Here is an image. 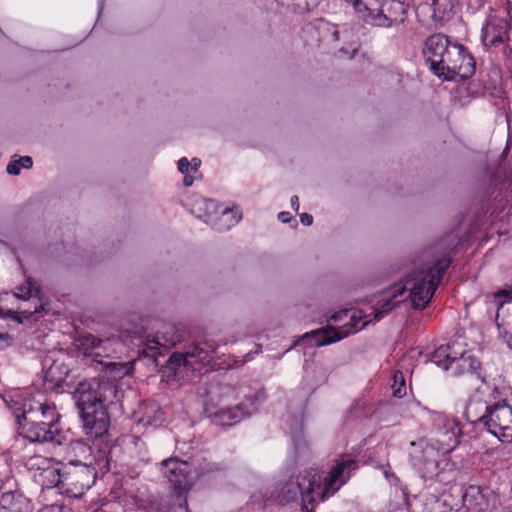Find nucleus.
<instances>
[{
  "mask_svg": "<svg viewBox=\"0 0 512 512\" xmlns=\"http://www.w3.org/2000/svg\"><path fill=\"white\" fill-rule=\"evenodd\" d=\"M357 469V461L349 455H343L335 461L323 483L321 476L313 471H305L295 479L288 480L281 488L280 500L288 503L300 498L302 510L308 512V504L333 496Z\"/></svg>",
  "mask_w": 512,
  "mask_h": 512,
  "instance_id": "f257e3e1",
  "label": "nucleus"
},
{
  "mask_svg": "<svg viewBox=\"0 0 512 512\" xmlns=\"http://www.w3.org/2000/svg\"><path fill=\"white\" fill-rule=\"evenodd\" d=\"M422 56L431 73L444 81L457 77L468 79L476 70L475 59L468 49L443 33H434L425 39Z\"/></svg>",
  "mask_w": 512,
  "mask_h": 512,
  "instance_id": "f03ea898",
  "label": "nucleus"
},
{
  "mask_svg": "<svg viewBox=\"0 0 512 512\" xmlns=\"http://www.w3.org/2000/svg\"><path fill=\"white\" fill-rule=\"evenodd\" d=\"M451 259L444 257L433 265H424L410 273L403 285H395L388 295L377 302L375 319L380 320L385 314L394 309L402 300H398L407 290L414 308L424 309L432 299L444 273L449 268Z\"/></svg>",
  "mask_w": 512,
  "mask_h": 512,
  "instance_id": "7ed1b4c3",
  "label": "nucleus"
},
{
  "mask_svg": "<svg viewBox=\"0 0 512 512\" xmlns=\"http://www.w3.org/2000/svg\"><path fill=\"white\" fill-rule=\"evenodd\" d=\"M465 416L470 423H481L502 442L512 440V407L496 386L477 387L466 406Z\"/></svg>",
  "mask_w": 512,
  "mask_h": 512,
  "instance_id": "20e7f679",
  "label": "nucleus"
},
{
  "mask_svg": "<svg viewBox=\"0 0 512 512\" xmlns=\"http://www.w3.org/2000/svg\"><path fill=\"white\" fill-rule=\"evenodd\" d=\"M434 422L438 427L436 441L440 446L436 447L422 438L411 442L408 450L412 466L425 479L438 475L441 457L459 444L462 434L460 423L454 417L439 413L435 416Z\"/></svg>",
  "mask_w": 512,
  "mask_h": 512,
  "instance_id": "39448f33",
  "label": "nucleus"
},
{
  "mask_svg": "<svg viewBox=\"0 0 512 512\" xmlns=\"http://www.w3.org/2000/svg\"><path fill=\"white\" fill-rule=\"evenodd\" d=\"M117 387L110 381L97 378L78 383L74 392L77 407L87 435L98 438L109 428L108 402L116 397Z\"/></svg>",
  "mask_w": 512,
  "mask_h": 512,
  "instance_id": "423d86ee",
  "label": "nucleus"
},
{
  "mask_svg": "<svg viewBox=\"0 0 512 512\" xmlns=\"http://www.w3.org/2000/svg\"><path fill=\"white\" fill-rule=\"evenodd\" d=\"M8 412L14 418L15 423L24 421L45 422L57 424L59 414L55 406L48 403H37L34 407L32 401L27 398V392L21 389H10L2 393Z\"/></svg>",
  "mask_w": 512,
  "mask_h": 512,
  "instance_id": "0eeeda50",
  "label": "nucleus"
},
{
  "mask_svg": "<svg viewBox=\"0 0 512 512\" xmlns=\"http://www.w3.org/2000/svg\"><path fill=\"white\" fill-rule=\"evenodd\" d=\"M96 477V469L80 461L62 464V490L71 497H81Z\"/></svg>",
  "mask_w": 512,
  "mask_h": 512,
  "instance_id": "6e6552de",
  "label": "nucleus"
},
{
  "mask_svg": "<svg viewBox=\"0 0 512 512\" xmlns=\"http://www.w3.org/2000/svg\"><path fill=\"white\" fill-rule=\"evenodd\" d=\"M266 394L264 390L256 391L252 396L246 398L242 403L233 407L211 410L206 408V413L213 423L219 426H233L244 418L252 415L257 410V403L264 401Z\"/></svg>",
  "mask_w": 512,
  "mask_h": 512,
  "instance_id": "1a4fd4ad",
  "label": "nucleus"
},
{
  "mask_svg": "<svg viewBox=\"0 0 512 512\" xmlns=\"http://www.w3.org/2000/svg\"><path fill=\"white\" fill-rule=\"evenodd\" d=\"M162 473L170 482L178 505L187 506L186 495L193 486L190 465L178 458H169L162 462Z\"/></svg>",
  "mask_w": 512,
  "mask_h": 512,
  "instance_id": "9d476101",
  "label": "nucleus"
},
{
  "mask_svg": "<svg viewBox=\"0 0 512 512\" xmlns=\"http://www.w3.org/2000/svg\"><path fill=\"white\" fill-rule=\"evenodd\" d=\"M2 459L8 466V475L2 481V512H30V500L17 489L14 479V471L18 465L13 462L10 452L2 453Z\"/></svg>",
  "mask_w": 512,
  "mask_h": 512,
  "instance_id": "9b49d317",
  "label": "nucleus"
},
{
  "mask_svg": "<svg viewBox=\"0 0 512 512\" xmlns=\"http://www.w3.org/2000/svg\"><path fill=\"white\" fill-rule=\"evenodd\" d=\"M512 22L498 15H489L482 25L481 42L487 49L498 48L510 40Z\"/></svg>",
  "mask_w": 512,
  "mask_h": 512,
  "instance_id": "f8f14e48",
  "label": "nucleus"
},
{
  "mask_svg": "<svg viewBox=\"0 0 512 512\" xmlns=\"http://www.w3.org/2000/svg\"><path fill=\"white\" fill-rule=\"evenodd\" d=\"M98 340L99 338L90 333L80 336L76 340L78 353L82 354L85 358L90 359L92 363L95 362L102 365L106 370H110L114 377L123 375L125 367L121 363L98 359V357L101 356V353L94 352V350L97 349Z\"/></svg>",
  "mask_w": 512,
  "mask_h": 512,
  "instance_id": "ddd939ff",
  "label": "nucleus"
},
{
  "mask_svg": "<svg viewBox=\"0 0 512 512\" xmlns=\"http://www.w3.org/2000/svg\"><path fill=\"white\" fill-rule=\"evenodd\" d=\"M180 339L181 336L174 326L165 325L161 333L147 337L142 352L147 357L156 358L157 355H162L164 352L174 347Z\"/></svg>",
  "mask_w": 512,
  "mask_h": 512,
  "instance_id": "4468645a",
  "label": "nucleus"
},
{
  "mask_svg": "<svg viewBox=\"0 0 512 512\" xmlns=\"http://www.w3.org/2000/svg\"><path fill=\"white\" fill-rule=\"evenodd\" d=\"M408 7L405 0H384L379 11L372 17V24L389 27L402 23L406 18Z\"/></svg>",
  "mask_w": 512,
  "mask_h": 512,
  "instance_id": "2eb2a0df",
  "label": "nucleus"
},
{
  "mask_svg": "<svg viewBox=\"0 0 512 512\" xmlns=\"http://www.w3.org/2000/svg\"><path fill=\"white\" fill-rule=\"evenodd\" d=\"M30 469L37 466L33 475L34 480L42 486V488L50 489L58 487L62 489V466L57 468L51 465L47 459L42 457H34L30 460Z\"/></svg>",
  "mask_w": 512,
  "mask_h": 512,
  "instance_id": "dca6fc26",
  "label": "nucleus"
},
{
  "mask_svg": "<svg viewBox=\"0 0 512 512\" xmlns=\"http://www.w3.org/2000/svg\"><path fill=\"white\" fill-rule=\"evenodd\" d=\"M15 424L17 426L18 433L27 438L30 442H52L59 433L57 424L31 421H24Z\"/></svg>",
  "mask_w": 512,
  "mask_h": 512,
  "instance_id": "f3484780",
  "label": "nucleus"
},
{
  "mask_svg": "<svg viewBox=\"0 0 512 512\" xmlns=\"http://www.w3.org/2000/svg\"><path fill=\"white\" fill-rule=\"evenodd\" d=\"M418 8L428 9L435 23L448 21L456 13L459 0H413Z\"/></svg>",
  "mask_w": 512,
  "mask_h": 512,
  "instance_id": "a211bd4d",
  "label": "nucleus"
},
{
  "mask_svg": "<svg viewBox=\"0 0 512 512\" xmlns=\"http://www.w3.org/2000/svg\"><path fill=\"white\" fill-rule=\"evenodd\" d=\"M133 420L144 427L159 426L163 422V412L156 402L144 401L134 411Z\"/></svg>",
  "mask_w": 512,
  "mask_h": 512,
  "instance_id": "6ab92c4d",
  "label": "nucleus"
},
{
  "mask_svg": "<svg viewBox=\"0 0 512 512\" xmlns=\"http://www.w3.org/2000/svg\"><path fill=\"white\" fill-rule=\"evenodd\" d=\"M480 362L471 354L460 357L450 366L452 375L460 377L465 376L476 384L478 381L484 382V377L479 372Z\"/></svg>",
  "mask_w": 512,
  "mask_h": 512,
  "instance_id": "aec40b11",
  "label": "nucleus"
},
{
  "mask_svg": "<svg viewBox=\"0 0 512 512\" xmlns=\"http://www.w3.org/2000/svg\"><path fill=\"white\" fill-rule=\"evenodd\" d=\"M456 499L449 493L429 494L425 497L421 512H455Z\"/></svg>",
  "mask_w": 512,
  "mask_h": 512,
  "instance_id": "412c9836",
  "label": "nucleus"
},
{
  "mask_svg": "<svg viewBox=\"0 0 512 512\" xmlns=\"http://www.w3.org/2000/svg\"><path fill=\"white\" fill-rule=\"evenodd\" d=\"M500 335L512 349V302L501 303L496 314Z\"/></svg>",
  "mask_w": 512,
  "mask_h": 512,
  "instance_id": "4be33fe9",
  "label": "nucleus"
},
{
  "mask_svg": "<svg viewBox=\"0 0 512 512\" xmlns=\"http://www.w3.org/2000/svg\"><path fill=\"white\" fill-rule=\"evenodd\" d=\"M353 331L346 330L344 333L337 331L335 328H323L319 330L312 331L310 333H306V338H314L316 346H324L329 345L331 343L337 342L345 338L347 335L352 333Z\"/></svg>",
  "mask_w": 512,
  "mask_h": 512,
  "instance_id": "5701e85b",
  "label": "nucleus"
},
{
  "mask_svg": "<svg viewBox=\"0 0 512 512\" xmlns=\"http://www.w3.org/2000/svg\"><path fill=\"white\" fill-rule=\"evenodd\" d=\"M67 366L58 361H54L45 371L44 380L50 387H61L68 376Z\"/></svg>",
  "mask_w": 512,
  "mask_h": 512,
  "instance_id": "b1692460",
  "label": "nucleus"
},
{
  "mask_svg": "<svg viewBox=\"0 0 512 512\" xmlns=\"http://www.w3.org/2000/svg\"><path fill=\"white\" fill-rule=\"evenodd\" d=\"M216 212V203L211 199L199 198L195 201L192 213L204 222L209 223L213 220Z\"/></svg>",
  "mask_w": 512,
  "mask_h": 512,
  "instance_id": "393cba45",
  "label": "nucleus"
},
{
  "mask_svg": "<svg viewBox=\"0 0 512 512\" xmlns=\"http://www.w3.org/2000/svg\"><path fill=\"white\" fill-rule=\"evenodd\" d=\"M189 367H193L194 363H205L211 360V356L208 350L200 347L199 345H193L183 353Z\"/></svg>",
  "mask_w": 512,
  "mask_h": 512,
  "instance_id": "a878e982",
  "label": "nucleus"
},
{
  "mask_svg": "<svg viewBox=\"0 0 512 512\" xmlns=\"http://www.w3.org/2000/svg\"><path fill=\"white\" fill-rule=\"evenodd\" d=\"M40 293V286L31 279H28L25 284L20 285L16 288V292L14 293V295L22 299H26L29 297L40 298Z\"/></svg>",
  "mask_w": 512,
  "mask_h": 512,
  "instance_id": "bb28decb",
  "label": "nucleus"
},
{
  "mask_svg": "<svg viewBox=\"0 0 512 512\" xmlns=\"http://www.w3.org/2000/svg\"><path fill=\"white\" fill-rule=\"evenodd\" d=\"M182 367H189L183 353H173L167 360L165 366L166 370L169 372L168 376H176Z\"/></svg>",
  "mask_w": 512,
  "mask_h": 512,
  "instance_id": "cd10ccee",
  "label": "nucleus"
},
{
  "mask_svg": "<svg viewBox=\"0 0 512 512\" xmlns=\"http://www.w3.org/2000/svg\"><path fill=\"white\" fill-rule=\"evenodd\" d=\"M295 13L306 14L314 11L322 0H288Z\"/></svg>",
  "mask_w": 512,
  "mask_h": 512,
  "instance_id": "c85d7f7f",
  "label": "nucleus"
},
{
  "mask_svg": "<svg viewBox=\"0 0 512 512\" xmlns=\"http://www.w3.org/2000/svg\"><path fill=\"white\" fill-rule=\"evenodd\" d=\"M449 349L450 347H445V345L439 346L430 356V361L435 363L437 366L441 367L444 370H449Z\"/></svg>",
  "mask_w": 512,
  "mask_h": 512,
  "instance_id": "c756f323",
  "label": "nucleus"
},
{
  "mask_svg": "<svg viewBox=\"0 0 512 512\" xmlns=\"http://www.w3.org/2000/svg\"><path fill=\"white\" fill-rule=\"evenodd\" d=\"M32 165V158L30 156H23L19 159L11 160L6 167V171L10 175H19L21 169H30Z\"/></svg>",
  "mask_w": 512,
  "mask_h": 512,
  "instance_id": "7c9ffc66",
  "label": "nucleus"
},
{
  "mask_svg": "<svg viewBox=\"0 0 512 512\" xmlns=\"http://www.w3.org/2000/svg\"><path fill=\"white\" fill-rule=\"evenodd\" d=\"M356 13L363 17L366 21L372 22V17L377 13L374 9L369 8V0H350Z\"/></svg>",
  "mask_w": 512,
  "mask_h": 512,
  "instance_id": "2f4dec72",
  "label": "nucleus"
},
{
  "mask_svg": "<svg viewBox=\"0 0 512 512\" xmlns=\"http://www.w3.org/2000/svg\"><path fill=\"white\" fill-rule=\"evenodd\" d=\"M116 346H121V343L116 339H99L97 349H103L104 358L108 361L113 359V354L117 352Z\"/></svg>",
  "mask_w": 512,
  "mask_h": 512,
  "instance_id": "473e14b6",
  "label": "nucleus"
},
{
  "mask_svg": "<svg viewBox=\"0 0 512 512\" xmlns=\"http://www.w3.org/2000/svg\"><path fill=\"white\" fill-rule=\"evenodd\" d=\"M178 170L184 175L183 185L189 187L193 184L195 177L190 169V162L186 157H182L178 160Z\"/></svg>",
  "mask_w": 512,
  "mask_h": 512,
  "instance_id": "72a5a7b5",
  "label": "nucleus"
},
{
  "mask_svg": "<svg viewBox=\"0 0 512 512\" xmlns=\"http://www.w3.org/2000/svg\"><path fill=\"white\" fill-rule=\"evenodd\" d=\"M392 392L395 397L402 398L406 395V384L403 373L396 371L393 375Z\"/></svg>",
  "mask_w": 512,
  "mask_h": 512,
  "instance_id": "f704fd0d",
  "label": "nucleus"
},
{
  "mask_svg": "<svg viewBox=\"0 0 512 512\" xmlns=\"http://www.w3.org/2000/svg\"><path fill=\"white\" fill-rule=\"evenodd\" d=\"M445 347H450L448 358L450 366L453 365V363L456 362L458 359H460V357H465L468 355L466 350L456 342L448 343L445 345Z\"/></svg>",
  "mask_w": 512,
  "mask_h": 512,
  "instance_id": "c9c22d12",
  "label": "nucleus"
},
{
  "mask_svg": "<svg viewBox=\"0 0 512 512\" xmlns=\"http://www.w3.org/2000/svg\"><path fill=\"white\" fill-rule=\"evenodd\" d=\"M221 217L223 219L230 218L229 223L226 225L227 228H230L231 226L237 224L241 219V215H236V213H234L233 210L228 209V208H226L222 211Z\"/></svg>",
  "mask_w": 512,
  "mask_h": 512,
  "instance_id": "e433bc0d",
  "label": "nucleus"
},
{
  "mask_svg": "<svg viewBox=\"0 0 512 512\" xmlns=\"http://www.w3.org/2000/svg\"><path fill=\"white\" fill-rule=\"evenodd\" d=\"M474 499H475L474 495H472L470 492H466L462 496L463 506L467 510H472V511L477 510L476 505H474V503H473Z\"/></svg>",
  "mask_w": 512,
  "mask_h": 512,
  "instance_id": "4c0bfd02",
  "label": "nucleus"
},
{
  "mask_svg": "<svg viewBox=\"0 0 512 512\" xmlns=\"http://www.w3.org/2000/svg\"><path fill=\"white\" fill-rule=\"evenodd\" d=\"M43 310H44L43 305H40L39 307H35L34 311L24 310L21 313L24 315V317L26 319L37 321L39 318L38 314H40L41 311H43Z\"/></svg>",
  "mask_w": 512,
  "mask_h": 512,
  "instance_id": "58836bf2",
  "label": "nucleus"
},
{
  "mask_svg": "<svg viewBox=\"0 0 512 512\" xmlns=\"http://www.w3.org/2000/svg\"><path fill=\"white\" fill-rule=\"evenodd\" d=\"M300 221L303 225L310 226L313 223V217L308 213H302L300 214Z\"/></svg>",
  "mask_w": 512,
  "mask_h": 512,
  "instance_id": "ea45409f",
  "label": "nucleus"
},
{
  "mask_svg": "<svg viewBox=\"0 0 512 512\" xmlns=\"http://www.w3.org/2000/svg\"><path fill=\"white\" fill-rule=\"evenodd\" d=\"M189 162L191 171L194 174L197 173L201 165V160L199 158H192Z\"/></svg>",
  "mask_w": 512,
  "mask_h": 512,
  "instance_id": "a19ab883",
  "label": "nucleus"
},
{
  "mask_svg": "<svg viewBox=\"0 0 512 512\" xmlns=\"http://www.w3.org/2000/svg\"><path fill=\"white\" fill-rule=\"evenodd\" d=\"M38 512H63V508L59 505H50L42 508Z\"/></svg>",
  "mask_w": 512,
  "mask_h": 512,
  "instance_id": "79ce46f5",
  "label": "nucleus"
},
{
  "mask_svg": "<svg viewBox=\"0 0 512 512\" xmlns=\"http://www.w3.org/2000/svg\"><path fill=\"white\" fill-rule=\"evenodd\" d=\"M291 215L289 212H280L278 214V219L283 223H288L291 220Z\"/></svg>",
  "mask_w": 512,
  "mask_h": 512,
  "instance_id": "37998d69",
  "label": "nucleus"
},
{
  "mask_svg": "<svg viewBox=\"0 0 512 512\" xmlns=\"http://www.w3.org/2000/svg\"><path fill=\"white\" fill-rule=\"evenodd\" d=\"M291 206L295 211L299 210V198L298 196L294 195L291 198Z\"/></svg>",
  "mask_w": 512,
  "mask_h": 512,
  "instance_id": "c03bdc74",
  "label": "nucleus"
},
{
  "mask_svg": "<svg viewBox=\"0 0 512 512\" xmlns=\"http://www.w3.org/2000/svg\"><path fill=\"white\" fill-rule=\"evenodd\" d=\"M342 314L346 315L347 314V311H342V312H339L337 314H334L332 317H331V320L334 321V322H337L341 319L342 317Z\"/></svg>",
  "mask_w": 512,
  "mask_h": 512,
  "instance_id": "a18cd8bd",
  "label": "nucleus"
},
{
  "mask_svg": "<svg viewBox=\"0 0 512 512\" xmlns=\"http://www.w3.org/2000/svg\"><path fill=\"white\" fill-rule=\"evenodd\" d=\"M1 339L2 342H7L8 345L11 344L12 338L8 334L2 333Z\"/></svg>",
  "mask_w": 512,
  "mask_h": 512,
  "instance_id": "49530a36",
  "label": "nucleus"
},
{
  "mask_svg": "<svg viewBox=\"0 0 512 512\" xmlns=\"http://www.w3.org/2000/svg\"><path fill=\"white\" fill-rule=\"evenodd\" d=\"M350 320H351V326L355 328L356 327V323L360 320V318L357 319L355 317V315H352Z\"/></svg>",
  "mask_w": 512,
  "mask_h": 512,
  "instance_id": "de8ad7c7",
  "label": "nucleus"
},
{
  "mask_svg": "<svg viewBox=\"0 0 512 512\" xmlns=\"http://www.w3.org/2000/svg\"><path fill=\"white\" fill-rule=\"evenodd\" d=\"M94 352H99L101 353V356L98 357V359H102L104 361H107L105 358H104V353H103V349H95Z\"/></svg>",
  "mask_w": 512,
  "mask_h": 512,
  "instance_id": "09e8293b",
  "label": "nucleus"
},
{
  "mask_svg": "<svg viewBox=\"0 0 512 512\" xmlns=\"http://www.w3.org/2000/svg\"><path fill=\"white\" fill-rule=\"evenodd\" d=\"M333 38L335 40H338L339 39V32L337 30H334L333 34H332Z\"/></svg>",
  "mask_w": 512,
  "mask_h": 512,
  "instance_id": "8fccbe9b",
  "label": "nucleus"
},
{
  "mask_svg": "<svg viewBox=\"0 0 512 512\" xmlns=\"http://www.w3.org/2000/svg\"><path fill=\"white\" fill-rule=\"evenodd\" d=\"M503 294H504V292H499L496 296H501Z\"/></svg>",
  "mask_w": 512,
  "mask_h": 512,
  "instance_id": "3c124183",
  "label": "nucleus"
}]
</instances>
